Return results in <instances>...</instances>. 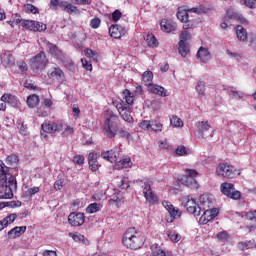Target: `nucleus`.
<instances>
[{
  "instance_id": "57",
  "label": "nucleus",
  "mask_w": 256,
  "mask_h": 256,
  "mask_svg": "<svg viewBox=\"0 0 256 256\" xmlns=\"http://www.w3.org/2000/svg\"><path fill=\"white\" fill-rule=\"evenodd\" d=\"M226 55H228L230 59H235L236 61H239L241 58V54L237 52H231V50H226Z\"/></svg>"
},
{
  "instance_id": "22",
  "label": "nucleus",
  "mask_w": 256,
  "mask_h": 256,
  "mask_svg": "<svg viewBox=\"0 0 256 256\" xmlns=\"http://www.w3.org/2000/svg\"><path fill=\"white\" fill-rule=\"evenodd\" d=\"M162 31L165 33H172V31H177V23L172 20H162L160 23Z\"/></svg>"
},
{
  "instance_id": "63",
  "label": "nucleus",
  "mask_w": 256,
  "mask_h": 256,
  "mask_svg": "<svg viewBox=\"0 0 256 256\" xmlns=\"http://www.w3.org/2000/svg\"><path fill=\"white\" fill-rule=\"evenodd\" d=\"M120 189H129V178H126V177L122 178Z\"/></svg>"
},
{
  "instance_id": "10",
  "label": "nucleus",
  "mask_w": 256,
  "mask_h": 256,
  "mask_svg": "<svg viewBox=\"0 0 256 256\" xmlns=\"http://www.w3.org/2000/svg\"><path fill=\"white\" fill-rule=\"evenodd\" d=\"M48 62L45 51H40V53L30 59V67L33 71H39L41 69H45Z\"/></svg>"
},
{
  "instance_id": "18",
  "label": "nucleus",
  "mask_w": 256,
  "mask_h": 256,
  "mask_svg": "<svg viewBox=\"0 0 256 256\" xmlns=\"http://www.w3.org/2000/svg\"><path fill=\"white\" fill-rule=\"evenodd\" d=\"M125 33H127V30H125V28L115 24L112 25L109 28V35L110 37H113L114 39H121V37H123L125 35Z\"/></svg>"
},
{
  "instance_id": "47",
  "label": "nucleus",
  "mask_w": 256,
  "mask_h": 256,
  "mask_svg": "<svg viewBox=\"0 0 256 256\" xmlns=\"http://www.w3.org/2000/svg\"><path fill=\"white\" fill-rule=\"evenodd\" d=\"M140 129H143V131H151V120H142L139 123Z\"/></svg>"
},
{
  "instance_id": "35",
  "label": "nucleus",
  "mask_w": 256,
  "mask_h": 256,
  "mask_svg": "<svg viewBox=\"0 0 256 256\" xmlns=\"http://www.w3.org/2000/svg\"><path fill=\"white\" fill-rule=\"evenodd\" d=\"M103 206L99 203H91L87 208H86V213H90V214H93V213H98V211H101V208Z\"/></svg>"
},
{
  "instance_id": "50",
  "label": "nucleus",
  "mask_w": 256,
  "mask_h": 256,
  "mask_svg": "<svg viewBox=\"0 0 256 256\" xmlns=\"http://www.w3.org/2000/svg\"><path fill=\"white\" fill-rule=\"evenodd\" d=\"M153 256H167L165 251L158 249L157 246L153 245L151 247Z\"/></svg>"
},
{
  "instance_id": "46",
  "label": "nucleus",
  "mask_w": 256,
  "mask_h": 256,
  "mask_svg": "<svg viewBox=\"0 0 256 256\" xmlns=\"http://www.w3.org/2000/svg\"><path fill=\"white\" fill-rule=\"evenodd\" d=\"M217 239H219V241H221L222 243H227V241H229V234L226 231H222L219 232L216 235Z\"/></svg>"
},
{
  "instance_id": "15",
  "label": "nucleus",
  "mask_w": 256,
  "mask_h": 256,
  "mask_svg": "<svg viewBox=\"0 0 256 256\" xmlns=\"http://www.w3.org/2000/svg\"><path fill=\"white\" fill-rule=\"evenodd\" d=\"M44 45L46 47V52L52 57H56V59H63V51L56 44L51 43L50 41H44Z\"/></svg>"
},
{
  "instance_id": "31",
  "label": "nucleus",
  "mask_w": 256,
  "mask_h": 256,
  "mask_svg": "<svg viewBox=\"0 0 256 256\" xmlns=\"http://www.w3.org/2000/svg\"><path fill=\"white\" fill-rule=\"evenodd\" d=\"M177 19H179L181 23H185V21L189 19V13L187 12V10L184 9L183 7L178 8Z\"/></svg>"
},
{
  "instance_id": "51",
  "label": "nucleus",
  "mask_w": 256,
  "mask_h": 256,
  "mask_svg": "<svg viewBox=\"0 0 256 256\" xmlns=\"http://www.w3.org/2000/svg\"><path fill=\"white\" fill-rule=\"evenodd\" d=\"M196 91L199 95H205V82H198V84L196 85Z\"/></svg>"
},
{
  "instance_id": "62",
  "label": "nucleus",
  "mask_w": 256,
  "mask_h": 256,
  "mask_svg": "<svg viewBox=\"0 0 256 256\" xmlns=\"http://www.w3.org/2000/svg\"><path fill=\"white\" fill-rule=\"evenodd\" d=\"M244 5L249 7V9H256V0H245Z\"/></svg>"
},
{
  "instance_id": "56",
  "label": "nucleus",
  "mask_w": 256,
  "mask_h": 256,
  "mask_svg": "<svg viewBox=\"0 0 256 256\" xmlns=\"http://www.w3.org/2000/svg\"><path fill=\"white\" fill-rule=\"evenodd\" d=\"M100 25H101V19L99 18H94L90 21V27L92 29H99Z\"/></svg>"
},
{
  "instance_id": "37",
  "label": "nucleus",
  "mask_w": 256,
  "mask_h": 256,
  "mask_svg": "<svg viewBox=\"0 0 256 256\" xmlns=\"http://www.w3.org/2000/svg\"><path fill=\"white\" fill-rule=\"evenodd\" d=\"M146 42L148 44V47L155 48L157 45H159V42L157 41V38L153 34H148L146 36Z\"/></svg>"
},
{
  "instance_id": "33",
  "label": "nucleus",
  "mask_w": 256,
  "mask_h": 256,
  "mask_svg": "<svg viewBox=\"0 0 256 256\" xmlns=\"http://www.w3.org/2000/svg\"><path fill=\"white\" fill-rule=\"evenodd\" d=\"M27 105L31 109H34L36 105H39V95L33 94L27 98Z\"/></svg>"
},
{
  "instance_id": "19",
  "label": "nucleus",
  "mask_w": 256,
  "mask_h": 256,
  "mask_svg": "<svg viewBox=\"0 0 256 256\" xmlns=\"http://www.w3.org/2000/svg\"><path fill=\"white\" fill-rule=\"evenodd\" d=\"M150 93L153 95H159V97H169V92L163 86H159L157 84H152L148 87Z\"/></svg>"
},
{
  "instance_id": "38",
  "label": "nucleus",
  "mask_w": 256,
  "mask_h": 256,
  "mask_svg": "<svg viewBox=\"0 0 256 256\" xmlns=\"http://www.w3.org/2000/svg\"><path fill=\"white\" fill-rule=\"evenodd\" d=\"M35 25H37V21L35 20H24L22 22V27L28 31H34Z\"/></svg>"
},
{
  "instance_id": "5",
  "label": "nucleus",
  "mask_w": 256,
  "mask_h": 256,
  "mask_svg": "<svg viewBox=\"0 0 256 256\" xmlns=\"http://www.w3.org/2000/svg\"><path fill=\"white\" fill-rule=\"evenodd\" d=\"M122 243L127 249H141L143 240L139 238V233L135 228H129L123 236Z\"/></svg>"
},
{
  "instance_id": "8",
  "label": "nucleus",
  "mask_w": 256,
  "mask_h": 256,
  "mask_svg": "<svg viewBox=\"0 0 256 256\" xmlns=\"http://www.w3.org/2000/svg\"><path fill=\"white\" fill-rule=\"evenodd\" d=\"M136 183L139 187H141V189H143L144 197L146 201H148V203H150L151 205H155V203H158L159 198H157V195L153 193V190L151 189V182L149 181V179L137 180Z\"/></svg>"
},
{
  "instance_id": "58",
  "label": "nucleus",
  "mask_w": 256,
  "mask_h": 256,
  "mask_svg": "<svg viewBox=\"0 0 256 256\" xmlns=\"http://www.w3.org/2000/svg\"><path fill=\"white\" fill-rule=\"evenodd\" d=\"M22 203L21 201H10V202H5V207H11L12 209H15V207H21Z\"/></svg>"
},
{
  "instance_id": "48",
  "label": "nucleus",
  "mask_w": 256,
  "mask_h": 256,
  "mask_svg": "<svg viewBox=\"0 0 256 256\" xmlns=\"http://www.w3.org/2000/svg\"><path fill=\"white\" fill-rule=\"evenodd\" d=\"M238 247L241 251H245V249H251V247H253V243L251 241L240 242L238 243Z\"/></svg>"
},
{
  "instance_id": "2",
  "label": "nucleus",
  "mask_w": 256,
  "mask_h": 256,
  "mask_svg": "<svg viewBox=\"0 0 256 256\" xmlns=\"http://www.w3.org/2000/svg\"><path fill=\"white\" fill-rule=\"evenodd\" d=\"M135 101V96L131 94V91H123V100L113 102L116 109L119 112V115L122 117L126 123H133V116H131V107L130 105Z\"/></svg>"
},
{
  "instance_id": "26",
  "label": "nucleus",
  "mask_w": 256,
  "mask_h": 256,
  "mask_svg": "<svg viewBox=\"0 0 256 256\" xmlns=\"http://www.w3.org/2000/svg\"><path fill=\"white\" fill-rule=\"evenodd\" d=\"M210 208L211 207H206V209L201 210L204 211L203 215L200 217V223H202L203 225H207L209 221H213V219H215L211 212H209Z\"/></svg>"
},
{
  "instance_id": "29",
  "label": "nucleus",
  "mask_w": 256,
  "mask_h": 256,
  "mask_svg": "<svg viewBox=\"0 0 256 256\" xmlns=\"http://www.w3.org/2000/svg\"><path fill=\"white\" fill-rule=\"evenodd\" d=\"M133 163H131V158L126 157L122 160L116 161L115 168L116 169H127V167H131Z\"/></svg>"
},
{
  "instance_id": "53",
  "label": "nucleus",
  "mask_w": 256,
  "mask_h": 256,
  "mask_svg": "<svg viewBox=\"0 0 256 256\" xmlns=\"http://www.w3.org/2000/svg\"><path fill=\"white\" fill-rule=\"evenodd\" d=\"M73 163H75V165H83V163H85V156L84 155H76L73 158Z\"/></svg>"
},
{
  "instance_id": "45",
  "label": "nucleus",
  "mask_w": 256,
  "mask_h": 256,
  "mask_svg": "<svg viewBox=\"0 0 256 256\" xmlns=\"http://www.w3.org/2000/svg\"><path fill=\"white\" fill-rule=\"evenodd\" d=\"M15 219H17V214L13 213L8 215L7 217L3 218V223H5L6 227L14 223Z\"/></svg>"
},
{
  "instance_id": "60",
  "label": "nucleus",
  "mask_w": 256,
  "mask_h": 256,
  "mask_svg": "<svg viewBox=\"0 0 256 256\" xmlns=\"http://www.w3.org/2000/svg\"><path fill=\"white\" fill-rule=\"evenodd\" d=\"M189 39H191V35L189 34V32L182 31L180 34V41H183V43H185V41H189Z\"/></svg>"
},
{
  "instance_id": "28",
  "label": "nucleus",
  "mask_w": 256,
  "mask_h": 256,
  "mask_svg": "<svg viewBox=\"0 0 256 256\" xmlns=\"http://www.w3.org/2000/svg\"><path fill=\"white\" fill-rule=\"evenodd\" d=\"M178 53L181 57H187L189 55V44L187 42L179 41Z\"/></svg>"
},
{
  "instance_id": "40",
  "label": "nucleus",
  "mask_w": 256,
  "mask_h": 256,
  "mask_svg": "<svg viewBox=\"0 0 256 256\" xmlns=\"http://www.w3.org/2000/svg\"><path fill=\"white\" fill-rule=\"evenodd\" d=\"M62 131H63L62 135H64V137H67L69 135H72V133H74L73 127L63 121H62Z\"/></svg>"
},
{
  "instance_id": "27",
  "label": "nucleus",
  "mask_w": 256,
  "mask_h": 256,
  "mask_svg": "<svg viewBox=\"0 0 256 256\" xmlns=\"http://www.w3.org/2000/svg\"><path fill=\"white\" fill-rule=\"evenodd\" d=\"M236 37L238 39V41H247V30L244 29V27L242 25H238L236 26Z\"/></svg>"
},
{
  "instance_id": "3",
  "label": "nucleus",
  "mask_w": 256,
  "mask_h": 256,
  "mask_svg": "<svg viewBox=\"0 0 256 256\" xmlns=\"http://www.w3.org/2000/svg\"><path fill=\"white\" fill-rule=\"evenodd\" d=\"M200 204H197L195 199L191 196H184L182 197V205L185 207L188 213L194 215V217H199L201 215L202 209H207V207H211V202L206 195L200 196Z\"/></svg>"
},
{
  "instance_id": "32",
  "label": "nucleus",
  "mask_w": 256,
  "mask_h": 256,
  "mask_svg": "<svg viewBox=\"0 0 256 256\" xmlns=\"http://www.w3.org/2000/svg\"><path fill=\"white\" fill-rule=\"evenodd\" d=\"M23 21L25 20L21 18V14H13L12 20L8 21V23L10 27H15V25H21V27H23Z\"/></svg>"
},
{
  "instance_id": "9",
  "label": "nucleus",
  "mask_w": 256,
  "mask_h": 256,
  "mask_svg": "<svg viewBox=\"0 0 256 256\" xmlns=\"http://www.w3.org/2000/svg\"><path fill=\"white\" fill-rule=\"evenodd\" d=\"M199 172L195 169H186L184 175L180 178V183L190 189H199V182L195 179Z\"/></svg>"
},
{
  "instance_id": "39",
  "label": "nucleus",
  "mask_w": 256,
  "mask_h": 256,
  "mask_svg": "<svg viewBox=\"0 0 256 256\" xmlns=\"http://www.w3.org/2000/svg\"><path fill=\"white\" fill-rule=\"evenodd\" d=\"M72 239L76 241V243H83L84 245H89V241L85 239V236L79 234L78 232L72 235Z\"/></svg>"
},
{
  "instance_id": "24",
  "label": "nucleus",
  "mask_w": 256,
  "mask_h": 256,
  "mask_svg": "<svg viewBox=\"0 0 256 256\" xmlns=\"http://www.w3.org/2000/svg\"><path fill=\"white\" fill-rule=\"evenodd\" d=\"M1 63L4 67H13V65H15V60L11 52H5L1 55Z\"/></svg>"
},
{
  "instance_id": "30",
  "label": "nucleus",
  "mask_w": 256,
  "mask_h": 256,
  "mask_svg": "<svg viewBox=\"0 0 256 256\" xmlns=\"http://www.w3.org/2000/svg\"><path fill=\"white\" fill-rule=\"evenodd\" d=\"M142 81L146 87H151L153 85V72L146 71L142 74Z\"/></svg>"
},
{
  "instance_id": "55",
  "label": "nucleus",
  "mask_w": 256,
  "mask_h": 256,
  "mask_svg": "<svg viewBox=\"0 0 256 256\" xmlns=\"http://www.w3.org/2000/svg\"><path fill=\"white\" fill-rule=\"evenodd\" d=\"M39 191H40L39 187L29 188L26 191V197H33V195H37V193H39Z\"/></svg>"
},
{
  "instance_id": "25",
  "label": "nucleus",
  "mask_w": 256,
  "mask_h": 256,
  "mask_svg": "<svg viewBox=\"0 0 256 256\" xmlns=\"http://www.w3.org/2000/svg\"><path fill=\"white\" fill-rule=\"evenodd\" d=\"M88 163L91 171L99 170V162H97V154L95 152H91L88 155Z\"/></svg>"
},
{
  "instance_id": "16",
  "label": "nucleus",
  "mask_w": 256,
  "mask_h": 256,
  "mask_svg": "<svg viewBox=\"0 0 256 256\" xmlns=\"http://www.w3.org/2000/svg\"><path fill=\"white\" fill-rule=\"evenodd\" d=\"M68 222L72 227H81V225L85 223V214L81 212H73L68 216Z\"/></svg>"
},
{
  "instance_id": "23",
  "label": "nucleus",
  "mask_w": 256,
  "mask_h": 256,
  "mask_svg": "<svg viewBox=\"0 0 256 256\" xmlns=\"http://www.w3.org/2000/svg\"><path fill=\"white\" fill-rule=\"evenodd\" d=\"M50 79L58 80V83L65 82V73L61 68H54L52 72L48 74Z\"/></svg>"
},
{
  "instance_id": "17",
  "label": "nucleus",
  "mask_w": 256,
  "mask_h": 256,
  "mask_svg": "<svg viewBox=\"0 0 256 256\" xmlns=\"http://www.w3.org/2000/svg\"><path fill=\"white\" fill-rule=\"evenodd\" d=\"M121 153L119 152V148H114L112 150H108L101 153L102 159L109 161L110 163H117Z\"/></svg>"
},
{
  "instance_id": "20",
  "label": "nucleus",
  "mask_w": 256,
  "mask_h": 256,
  "mask_svg": "<svg viewBox=\"0 0 256 256\" xmlns=\"http://www.w3.org/2000/svg\"><path fill=\"white\" fill-rule=\"evenodd\" d=\"M25 231H27V226H16L7 233L8 239H17V237H21Z\"/></svg>"
},
{
  "instance_id": "34",
  "label": "nucleus",
  "mask_w": 256,
  "mask_h": 256,
  "mask_svg": "<svg viewBox=\"0 0 256 256\" xmlns=\"http://www.w3.org/2000/svg\"><path fill=\"white\" fill-rule=\"evenodd\" d=\"M150 125V131H154V133H161L163 131V124L157 120H151Z\"/></svg>"
},
{
  "instance_id": "36",
  "label": "nucleus",
  "mask_w": 256,
  "mask_h": 256,
  "mask_svg": "<svg viewBox=\"0 0 256 256\" xmlns=\"http://www.w3.org/2000/svg\"><path fill=\"white\" fill-rule=\"evenodd\" d=\"M166 234L167 237H169V239L173 241V243H178V241H181V236L175 230H168Z\"/></svg>"
},
{
  "instance_id": "13",
  "label": "nucleus",
  "mask_w": 256,
  "mask_h": 256,
  "mask_svg": "<svg viewBox=\"0 0 256 256\" xmlns=\"http://www.w3.org/2000/svg\"><path fill=\"white\" fill-rule=\"evenodd\" d=\"M41 127L44 133H61L63 131V121H45Z\"/></svg>"
},
{
  "instance_id": "4",
  "label": "nucleus",
  "mask_w": 256,
  "mask_h": 256,
  "mask_svg": "<svg viewBox=\"0 0 256 256\" xmlns=\"http://www.w3.org/2000/svg\"><path fill=\"white\" fill-rule=\"evenodd\" d=\"M117 121H119V117H117L113 111L108 110L104 122V135L108 139H113L117 133H119V125L117 124Z\"/></svg>"
},
{
  "instance_id": "44",
  "label": "nucleus",
  "mask_w": 256,
  "mask_h": 256,
  "mask_svg": "<svg viewBox=\"0 0 256 256\" xmlns=\"http://www.w3.org/2000/svg\"><path fill=\"white\" fill-rule=\"evenodd\" d=\"M1 101H3L4 103H10V105H13V103H15L16 101V98L11 94H4L1 97Z\"/></svg>"
},
{
  "instance_id": "52",
  "label": "nucleus",
  "mask_w": 256,
  "mask_h": 256,
  "mask_svg": "<svg viewBox=\"0 0 256 256\" xmlns=\"http://www.w3.org/2000/svg\"><path fill=\"white\" fill-rule=\"evenodd\" d=\"M47 29V25L42 22L37 21V24L34 25V32H41Z\"/></svg>"
},
{
  "instance_id": "59",
  "label": "nucleus",
  "mask_w": 256,
  "mask_h": 256,
  "mask_svg": "<svg viewBox=\"0 0 256 256\" xmlns=\"http://www.w3.org/2000/svg\"><path fill=\"white\" fill-rule=\"evenodd\" d=\"M6 161L9 163V165H13L15 163L19 162V157L17 155L13 154L6 158Z\"/></svg>"
},
{
  "instance_id": "54",
  "label": "nucleus",
  "mask_w": 256,
  "mask_h": 256,
  "mask_svg": "<svg viewBox=\"0 0 256 256\" xmlns=\"http://www.w3.org/2000/svg\"><path fill=\"white\" fill-rule=\"evenodd\" d=\"M81 63L83 68L86 69V71H93V65L89 61H87V59L82 58Z\"/></svg>"
},
{
  "instance_id": "11",
  "label": "nucleus",
  "mask_w": 256,
  "mask_h": 256,
  "mask_svg": "<svg viewBox=\"0 0 256 256\" xmlns=\"http://www.w3.org/2000/svg\"><path fill=\"white\" fill-rule=\"evenodd\" d=\"M220 191L223 193V195H226V197H229V199H233L234 201H238V199H241V193L239 190L235 189V185L224 182L220 185Z\"/></svg>"
},
{
  "instance_id": "6",
  "label": "nucleus",
  "mask_w": 256,
  "mask_h": 256,
  "mask_svg": "<svg viewBox=\"0 0 256 256\" xmlns=\"http://www.w3.org/2000/svg\"><path fill=\"white\" fill-rule=\"evenodd\" d=\"M217 177H223L224 179H235L241 175V170L227 162L219 163L216 167Z\"/></svg>"
},
{
  "instance_id": "61",
  "label": "nucleus",
  "mask_w": 256,
  "mask_h": 256,
  "mask_svg": "<svg viewBox=\"0 0 256 256\" xmlns=\"http://www.w3.org/2000/svg\"><path fill=\"white\" fill-rule=\"evenodd\" d=\"M17 125L21 135H27V127H25V125L21 123V121H18Z\"/></svg>"
},
{
  "instance_id": "1",
  "label": "nucleus",
  "mask_w": 256,
  "mask_h": 256,
  "mask_svg": "<svg viewBox=\"0 0 256 256\" xmlns=\"http://www.w3.org/2000/svg\"><path fill=\"white\" fill-rule=\"evenodd\" d=\"M17 191V178L9 173V167L0 160V199H13Z\"/></svg>"
},
{
  "instance_id": "43",
  "label": "nucleus",
  "mask_w": 256,
  "mask_h": 256,
  "mask_svg": "<svg viewBox=\"0 0 256 256\" xmlns=\"http://www.w3.org/2000/svg\"><path fill=\"white\" fill-rule=\"evenodd\" d=\"M25 13H33V15H37L39 13V8L33 6V4L24 5Z\"/></svg>"
},
{
  "instance_id": "12",
  "label": "nucleus",
  "mask_w": 256,
  "mask_h": 256,
  "mask_svg": "<svg viewBox=\"0 0 256 256\" xmlns=\"http://www.w3.org/2000/svg\"><path fill=\"white\" fill-rule=\"evenodd\" d=\"M196 128L198 131V135L202 137L203 139H209L213 137V133H215V130L213 127H211V124H209V121H198L196 123Z\"/></svg>"
},
{
  "instance_id": "64",
  "label": "nucleus",
  "mask_w": 256,
  "mask_h": 256,
  "mask_svg": "<svg viewBox=\"0 0 256 256\" xmlns=\"http://www.w3.org/2000/svg\"><path fill=\"white\" fill-rule=\"evenodd\" d=\"M176 155H180V156L187 155V148L185 146H179L176 149Z\"/></svg>"
},
{
  "instance_id": "49",
  "label": "nucleus",
  "mask_w": 256,
  "mask_h": 256,
  "mask_svg": "<svg viewBox=\"0 0 256 256\" xmlns=\"http://www.w3.org/2000/svg\"><path fill=\"white\" fill-rule=\"evenodd\" d=\"M229 95L232 99H243L245 94L243 92H239L237 90H230Z\"/></svg>"
},
{
  "instance_id": "14",
  "label": "nucleus",
  "mask_w": 256,
  "mask_h": 256,
  "mask_svg": "<svg viewBox=\"0 0 256 256\" xmlns=\"http://www.w3.org/2000/svg\"><path fill=\"white\" fill-rule=\"evenodd\" d=\"M163 207L166 208V210L168 211L169 215H170V219H168V223H173V221H175V219H179L181 217V210H179V208H175V206H173V204H171V202L164 200L162 202Z\"/></svg>"
},
{
  "instance_id": "42",
  "label": "nucleus",
  "mask_w": 256,
  "mask_h": 256,
  "mask_svg": "<svg viewBox=\"0 0 256 256\" xmlns=\"http://www.w3.org/2000/svg\"><path fill=\"white\" fill-rule=\"evenodd\" d=\"M170 123L173 127H183V120L175 115L170 117Z\"/></svg>"
},
{
  "instance_id": "41",
  "label": "nucleus",
  "mask_w": 256,
  "mask_h": 256,
  "mask_svg": "<svg viewBox=\"0 0 256 256\" xmlns=\"http://www.w3.org/2000/svg\"><path fill=\"white\" fill-rule=\"evenodd\" d=\"M190 13H196V15H201V13H208L209 9L207 7L200 5L198 7L191 8Z\"/></svg>"
},
{
  "instance_id": "7",
  "label": "nucleus",
  "mask_w": 256,
  "mask_h": 256,
  "mask_svg": "<svg viewBox=\"0 0 256 256\" xmlns=\"http://www.w3.org/2000/svg\"><path fill=\"white\" fill-rule=\"evenodd\" d=\"M65 11L66 13H68L69 15H80L81 14V10H79V8H77V6H74L73 4L67 2V1H63V0H51L50 1V9H52L53 11H57L58 9Z\"/></svg>"
},
{
  "instance_id": "21",
  "label": "nucleus",
  "mask_w": 256,
  "mask_h": 256,
  "mask_svg": "<svg viewBox=\"0 0 256 256\" xmlns=\"http://www.w3.org/2000/svg\"><path fill=\"white\" fill-rule=\"evenodd\" d=\"M196 57L201 63H209V61L211 60V53H209V50H207V48L200 47L196 54Z\"/></svg>"
}]
</instances>
